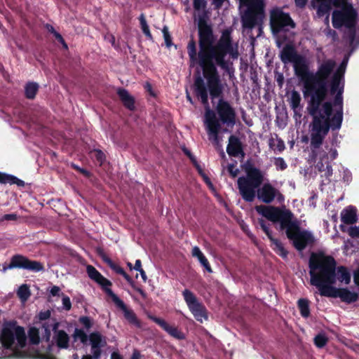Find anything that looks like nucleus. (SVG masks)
I'll list each match as a JSON object with an SVG mask.
<instances>
[{"instance_id":"f257e3e1","label":"nucleus","mask_w":359,"mask_h":359,"mask_svg":"<svg viewBox=\"0 0 359 359\" xmlns=\"http://www.w3.org/2000/svg\"><path fill=\"white\" fill-rule=\"evenodd\" d=\"M198 34L199 50L197 53L196 42L191 39L187 46L190 59V65L198 63L203 72L194 77V93L200 100L205 109V124L209 140L215 144H219V134L221 123L216 117L215 112L210 109L208 102V93L212 100L222 95L224 90V84L217 70V67L229 73L231 62L226 59L229 55L231 59H237L238 50L233 48L231 31L224 29L219 40L215 42L211 24H197Z\"/></svg>"},{"instance_id":"f03ea898","label":"nucleus","mask_w":359,"mask_h":359,"mask_svg":"<svg viewBox=\"0 0 359 359\" xmlns=\"http://www.w3.org/2000/svg\"><path fill=\"white\" fill-rule=\"evenodd\" d=\"M279 57L283 63L293 64L294 74L302 83L304 96L310 97L307 110L312 116L310 123L312 156L327 161L328 154L320 149V147L330 130L341 128L344 116L340 111H333L330 101L324 102L327 95V78L334 64L331 62L323 64L317 73L313 74L309 71L306 60L297 53L294 46L290 43L285 45Z\"/></svg>"},{"instance_id":"7ed1b4c3","label":"nucleus","mask_w":359,"mask_h":359,"mask_svg":"<svg viewBox=\"0 0 359 359\" xmlns=\"http://www.w3.org/2000/svg\"><path fill=\"white\" fill-rule=\"evenodd\" d=\"M310 283L316 287L323 297L340 298L348 304L355 302L358 299L357 292L348 288H337L336 261L331 255L323 252H312L309 260Z\"/></svg>"},{"instance_id":"20e7f679","label":"nucleus","mask_w":359,"mask_h":359,"mask_svg":"<svg viewBox=\"0 0 359 359\" xmlns=\"http://www.w3.org/2000/svg\"><path fill=\"white\" fill-rule=\"evenodd\" d=\"M243 168L246 176L238 177L237 180L238 189L242 198L251 203L255 197L266 204L271 203L275 198L279 203L284 201V196L270 182L264 183V173L256 168L250 160H248Z\"/></svg>"},{"instance_id":"39448f33","label":"nucleus","mask_w":359,"mask_h":359,"mask_svg":"<svg viewBox=\"0 0 359 359\" xmlns=\"http://www.w3.org/2000/svg\"><path fill=\"white\" fill-rule=\"evenodd\" d=\"M299 55V53L297 52ZM300 55V54H299ZM302 56V55H301ZM302 57L305 59L306 57L302 55ZM348 57H344L337 69L335 72H334L337 63L333 59H325L323 60L321 62L318 63V68L316 72H312V73L316 74L318 71L319 67H320L323 64L326 62H332L334 64V67L332 69V73L329 75L327 81V93L330 90L331 95H334V99L332 102H330L332 104V110L333 111H340L341 114H344V97L343 93L344 90V75L348 64ZM307 61V60H306ZM308 66L309 65V63ZM309 69H310L309 68ZM311 72V71L309 70Z\"/></svg>"},{"instance_id":"423d86ee","label":"nucleus","mask_w":359,"mask_h":359,"mask_svg":"<svg viewBox=\"0 0 359 359\" xmlns=\"http://www.w3.org/2000/svg\"><path fill=\"white\" fill-rule=\"evenodd\" d=\"M86 271L88 277L99 284L106 294L111 297L116 306L122 311L124 318L128 321V323L137 328H141L142 323L138 319L134 311L132 309L128 307L123 301L121 300L110 288V287L112 285L111 282L104 277L92 265L87 266Z\"/></svg>"},{"instance_id":"0eeeda50","label":"nucleus","mask_w":359,"mask_h":359,"mask_svg":"<svg viewBox=\"0 0 359 359\" xmlns=\"http://www.w3.org/2000/svg\"><path fill=\"white\" fill-rule=\"evenodd\" d=\"M16 339L18 345L23 348L26 345L27 337L23 327L18 325L15 320L4 323L0 336V341L6 349H12Z\"/></svg>"},{"instance_id":"6e6552de","label":"nucleus","mask_w":359,"mask_h":359,"mask_svg":"<svg viewBox=\"0 0 359 359\" xmlns=\"http://www.w3.org/2000/svg\"><path fill=\"white\" fill-rule=\"evenodd\" d=\"M285 233L292 242L294 248L298 251L304 250L308 245L315 243V238L311 232L302 230L297 221H291L285 226Z\"/></svg>"},{"instance_id":"1a4fd4ad","label":"nucleus","mask_w":359,"mask_h":359,"mask_svg":"<svg viewBox=\"0 0 359 359\" xmlns=\"http://www.w3.org/2000/svg\"><path fill=\"white\" fill-rule=\"evenodd\" d=\"M243 22H262L264 18L263 0H239Z\"/></svg>"},{"instance_id":"9d476101","label":"nucleus","mask_w":359,"mask_h":359,"mask_svg":"<svg viewBox=\"0 0 359 359\" xmlns=\"http://www.w3.org/2000/svg\"><path fill=\"white\" fill-rule=\"evenodd\" d=\"M256 211L269 221L280 222V227L284 229L285 226L293 219L294 215L289 209H281L276 206L257 205Z\"/></svg>"},{"instance_id":"9b49d317","label":"nucleus","mask_w":359,"mask_h":359,"mask_svg":"<svg viewBox=\"0 0 359 359\" xmlns=\"http://www.w3.org/2000/svg\"><path fill=\"white\" fill-rule=\"evenodd\" d=\"M18 269L27 270L32 272H39L45 270L43 264L36 260H32L27 257L20 254H15L11 258L9 264L4 263L3 272L5 273L7 270Z\"/></svg>"},{"instance_id":"f8f14e48","label":"nucleus","mask_w":359,"mask_h":359,"mask_svg":"<svg viewBox=\"0 0 359 359\" xmlns=\"http://www.w3.org/2000/svg\"><path fill=\"white\" fill-rule=\"evenodd\" d=\"M182 295L189 311L197 321L203 323L204 320L208 319L205 306L198 301L191 290L185 289L182 292Z\"/></svg>"},{"instance_id":"ddd939ff","label":"nucleus","mask_w":359,"mask_h":359,"mask_svg":"<svg viewBox=\"0 0 359 359\" xmlns=\"http://www.w3.org/2000/svg\"><path fill=\"white\" fill-rule=\"evenodd\" d=\"M358 24H332L333 27L343 32V39L348 41L353 52L359 46V27Z\"/></svg>"},{"instance_id":"4468645a","label":"nucleus","mask_w":359,"mask_h":359,"mask_svg":"<svg viewBox=\"0 0 359 359\" xmlns=\"http://www.w3.org/2000/svg\"><path fill=\"white\" fill-rule=\"evenodd\" d=\"M222 97L223 95L218 97L219 100L216 107V111L219 118L218 120L224 124L233 126L236 124V111L229 102L224 100Z\"/></svg>"},{"instance_id":"2eb2a0df","label":"nucleus","mask_w":359,"mask_h":359,"mask_svg":"<svg viewBox=\"0 0 359 359\" xmlns=\"http://www.w3.org/2000/svg\"><path fill=\"white\" fill-rule=\"evenodd\" d=\"M102 259L106 263L111 269H112L117 274L121 275L130 285L136 290L143 299L147 298V293L141 287H137L133 278L124 271V269L118 264L114 262L110 257L107 255L103 254L101 255Z\"/></svg>"},{"instance_id":"dca6fc26","label":"nucleus","mask_w":359,"mask_h":359,"mask_svg":"<svg viewBox=\"0 0 359 359\" xmlns=\"http://www.w3.org/2000/svg\"><path fill=\"white\" fill-rule=\"evenodd\" d=\"M258 223L261 229L270 240L273 250L283 259L287 258L288 252L285 250L283 245L278 239L273 237L272 231L269 228V224H267L263 219H259Z\"/></svg>"},{"instance_id":"f3484780","label":"nucleus","mask_w":359,"mask_h":359,"mask_svg":"<svg viewBox=\"0 0 359 359\" xmlns=\"http://www.w3.org/2000/svg\"><path fill=\"white\" fill-rule=\"evenodd\" d=\"M357 13L351 4H344L332 13V22H354Z\"/></svg>"},{"instance_id":"a211bd4d","label":"nucleus","mask_w":359,"mask_h":359,"mask_svg":"<svg viewBox=\"0 0 359 359\" xmlns=\"http://www.w3.org/2000/svg\"><path fill=\"white\" fill-rule=\"evenodd\" d=\"M54 321V323L51 325L53 332V340L59 348L67 349L69 346V337L65 330H58L60 323L55 319Z\"/></svg>"},{"instance_id":"6ab92c4d","label":"nucleus","mask_w":359,"mask_h":359,"mask_svg":"<svg viewBox=\"0 0 359 359\" xmlns=\"http://www.w3.org/2000/svg\"><path fill=\"white\" fill-rule=\"evenodd\" d=\"M148 318L158 325H159L163 330L168 332L172 337L177 339H185V335L182 332L178 330L177 327L170 325L165 320L152 315H149Z\"/></svg>"},{"instance_id":"aec40b11","label":"nucleus","mask_w":359,"mask_h":359,"mask_svg":"<svg viewBox=\"0 0 359 359\" xmlns=\"http://www.w3.org/2000/svg\"><path fill=\"white\" fill-rule=\"evenodd\" d=\"M226 152L230 156L238 157V156H244L243 144L240 139L231 135L229 137V144L226 147Z\"/></svg>"},{"instance_id":"412c9836","label":"nucleus","mask_w":359,"mask_h":359,"mask_svg":"<svg viewBox=\"0 0 359 359\" xmlns=\"http://www.w3.org/2000/svg\"><path fill=\"white\" fill-rule=\"evenodd\" d=\"M194 8V22H207L208 15L207 12L205 11L206 2L205 0H193Z\"/></svg>"},{"instance_id":"4be33fe9","label":"nucleus","mask_w":359,"mask_h":359,"mask_svg":"<svg viewBox=\"0 0 359 359\" xmlns=\"http://www.w3.org/2000/svg\"><path fill=\"white\" fill-rule=\"evenodd\" d=\"M120 100L123 105L130 111H134L135 109V100L129 92L123 88H119L116 92Z\"/></svg>"},{"instance_id":"5701e85b","label":"nucleus","mask_w":359,"mask_h":359,"mask_svg":"<svg viewBox=\"0 0 359 359\" xmlns=\"http://www.w3.org/2000/svg\"><path fill=\"white\" fill-rule=\"evenodd\" d=\"M341 220L346 224H353L358 220L357 210L354 206H348L341 212Z\"/></svg>"},{"instance_id":"b1692460","label":"nucleus","mask_w":359,"mask_h":359,"mask_svg":"<svg viewBox=\"0 0 359 359\" xmlns=\"http://www.w3.org/2000/svg\"><path fill=\"white\" fill-rule=\"evenodd\" d=\"M270 22H294L289 14L283 11L280 8L271 11Z\"/></svg>"},{"instance_id":"393cba45","label":"nucleus","mask_w":359,"mask_h":359,"mask_svg":"<svg viewBox=\"0 0 359 359\" xmlns=\"http://www.w3.org/2000/svg\"><path fill=\"white\" fill-rule=\"evenodd\" d=\"M0 184H16L20 187H23L25 183L23 180L18 179L17 177L0 172Z\"/></svg>"},{"instance_id":"a878e982","label":"nucleus","mask_w":359,"mask_h":359,"mask_svg":"<svg viewBox=\"0 0 359 359\" xmlns=\"http://www.w3.org/2000/svg\"><path fill=\"white\" fill-rule=\"evenodd\" d=\"M351 273L346 266H336V280L348 285L351 282Z\"/></svg>"},{"instance_id":"bb28decb","label":"nucleus","mask_w":359,"mask_h":359,"mask_svg":"<svg viewBox=\"0 0 359 359\" xmlns=\"http://www.w3.org/2000/svg\"><path fill=\"white\" fill-rule=\"evenodd\" d=\"M88 339L90 342L91 348H101L106 345V341L103 339L102 334L98 332L90 333Z\"/></svg>"},{"instance_id":"cd10ccee","label":"nucleus","mask_w":359,"mask_h":359,"mask_svg":"<svg viewBox=\"0 0 359 359\" xmlns=\"http://www.w3.org/2000/svg\"><path fill=\"white\" fill-rule=\"evenodd\" d=\"M310 302L307 299H299L297 302L298 309L303 318H308L310 316Z\"/></svg>"},{"instance_id":"c85d7f7f","label":"nucleus","mask_w":359,"mask_h":359,"mask_svg":"<svg viewBox=\"0 0 359 359\" xmlns=\"http://www.w3.org/2000/svg\"><path fill=\"white\" fill-rule=\"evenodd\" d=\"M39 85L34 82H29L25 87V94L27 99L32 100L35 97L38 90Z\"/></svg>"},{"instance_id":"c756f323","label":"nucleus","mask_w":359,"mask_h":359,"mask_svg":"<svg viewBox=\"0 0 359 359\" xmlns=\"http://www.w3.org/2000/svg\"><path fill=\"white\" fill-rule=\"evenodd\" d=\"M301 100L302 97L299 93L294 90H292L290 98V105L294 112L300 107Z\"/></svg>"},{"instance_id":"7c9ffc66","label":"nucleus","mask_w":359,"mask_h":359,"mask_svg":"<svg viewBox=\"0 0 359 359\" xmlns=\"http://www.w3.org/2000/svg\"><path fill=\"white\" fill-rule=\"evenodd\" d=\"M17 294L22 302H26L30 297L31 292L27 284H22L18 290Z\"/></svg>"},{"instance_id":"2f4dec72","label":"nucleus","mask_w":359,"mask_h":359,"mask_svg":"<svg viewBox=\"0 0 359 359\" xmlns=\"http://www.w3.org/2000/svg\"><path fill=\"white\" fill-rule=\"evenodd\" d=\"M271 29L274 34H278L281 32H285L287 27L294 28L296 24H269Z\"/></svg>"},{"instance_id":"473e14b6","label":"nucleus","mask_w":359,"mask_h":359,"mask_svg":"<svg viewBox=\"0 0 359 359\" xmlns=\"http://www.w3.org/2000/svg\"><path fill=\"white\" fill-rule=\"evenodd\" d=\"M28 336L29 339V341L32 344H39L40 342V337L39 330L35 327H31L28 331Z\"/></svg>"},{"instance_id":"72a5a7b5","label":"nucleus","mask_w":359,"mask_h":359,"mask_svg":"<svg viewBox=\"0 0 359 359\" xmlns=\"http://www.w3.org/2000/svg\"><path fill=\"white\" fill-rule=\"evenodd\" d=\"M73 337L75 341L79 339L80 341L86 344L88 340L89 337L87 334L82 330L76 328L73 334Z\"/></svg>"},{"instance_id":"f704fd0d","label":"nucleus","mask_w":359,"mask_h":359,"mask_svg":"<svg viewBox=\"0 0 359 359\" xmlns=\"http://www.w3.org/2000/svg\"><path fill=\"white\" fill-rule=\"evenodd\" d=\"M269 145L270 148H271L274 150L276 149L279 152H282L285 149V143H284L283 140L279 137L276 138V144H274V140L273 138L270 139Z\"/></svg>"},{"instance_id":"c9c22d12","label":"nucleus","mask_w":359,"mask_h":359,"mask_svg":"<svg viewBox=\"0 0 359 359\" xmlns=\"http://www.w3.org/2000/svg\"><path fill=\"white\" fill-rule=\"evenodd\" d=\"M331 8L329 4L325 3H320L318 6L317 13L318 16H324L326 15L325 20L326 21L329 20V13Z\"/></svg>"},{"instance_id":"e433bc0d","label":"nucleus","mask_w":359,"mask_h":359,"mask_svg":"<svg viewBox=\"0 0 359 359\" xmlns=\"http://www.w3.org/2000/svg\"><path fill=\"white\" fill-rule=\"evenodd\" d=\"M328 341L327 337L324 334H318L314 338V344L318 348L324 347Z\"/></svg>"},{"instance_id":"4c0bfd02","label":"nucleus","mask_w":359,"mask_h":359,"mask_svg":"<svg viewBox=\"0 0 359 359\" xmlns=\"http://www.w3.org/2000/svg\"><path fill=\"white\" fill-rule=\"evenodd\" d=\"M162 32L163 34V38H164V41H165L166 47L170 48L173 45V43H172L171 35L168 30V27L166 25L163 26V27L162 29Z\"/></svg>"},{"instance_id":"58836bf2","label":"nucleus","mask_w":359,"mask_h":359,"mask_svg":"<svg viewBox=\"0 0 359 359\" xmlns=\"http://www.w3.org/2000/svg\"><path fill=\"white\" fill-rule=\"evenodd\" d=\"M274 165L277 170H284L287 168V165L282 157L275 158Z\"/></svg>"},{"instance_id":"ea45409f","label":"nucleus","mask_w":359,"mask_h":359,"mask_svg":"<svg viewBox=\"0 0 359 359\" xmlns=\"http://www.w3.org/2000/svg\"><path fill=\"white\" fill-rule=\"evenodd\" d=\"M198 261L201 263V264L204 267V269L208 273H212V268L210 266V264L208 259L206 258V257L205 255H203L202 257H201L198 259Z\"/></svg>"},{"instance_id":"a19ab883","label":"nucleus","mask_w":359,"mask_h":359,"mask_svg":"<svg viewBox=\"0 0 359 359\" xmlns=\"http://www.w3.org/2000/svg\"><path fill=\"white\" fill-rule=\"evenodd\" d=\"M42 327L44 329V334L43 337L45 339V341L48 342L50 341L51 336L50 327L48 323H44L42 325Z\"/></svg>"},{"instance_id":"79ce46f5","label":"nucleus","mask_w":359,"mask_h":359,"mask_svg":"<svg viewBox=\"0 0 359 359\" xmlns=\"http://www.w3.org/2000/svg\"><path fill=\"white\" fill-rule=\"evenodd\" d=\"M79 322L82 324L85 328L89 330L92 327V321L88 316H81L79 318Z\"/></svg>"},{"instance_id":"37998d69","label":"nucleus","mask_w":359,"mask_h":359,"mask_svg":"<svg viewBox=\"0 0 359 359\" xmlns=\"http://www.w3.org/2000/svg\"><path fill=\"white\" fill-rule=\"evenodd\" d=\"M95 159L100 163L102 164L105 161L106 156L104 153L100 149H95L94 151Z\"/></svg>"},{"instance_id":"c03bdc74","label":"nucleus","mask_w":359,"mask_h":359,"mask_svg":"<svg viewBox=\"0 0 359 359\" xmlns=\"http://www.w3.org/2000/svg\"><path fill=\"white\" fill-rule=\"evenodd\" d=\"M62 301L63 308L66 311H69L72 308V303L70 301V298L68 296L65 295L63 293L62 294Z\"/></svg>"},{"instance_id":"a18cd8bd","label":"nucleus","mask_w":359,"mask_h":359,"mask_svg":"<svg viewBox=\"0 0 359 359\" xmlns=\"http://www.w3.org/2000/svg\"><path fill=\"white\" fill-rule=\"evenodd\" d=\"M325 165H326V166H325V170L324 171L325 172L324 175L326 177V179H327L329 181H330V178L333 174L332 167L331 163L329 161H326Z\"/></svg>"},{"instance_id":"49530a36","label":"nucleus","mask_w":359,"mask_h":359,"mask_svg":"<svg viewBox=\"0 0 359 359\" xmlns=\"http://www.w3.org/2000/svg\"><path fill=\"white\" fill-rule=\"evenodd\" d=\"M348 235L353 238H359V227L355 226H351L348 231Z\"/></svg>"},{"instance_id":"de8ad7c7","label":"nucleus","mask_w":359,"mask_h":359,"mask_svg":"<svg viewBox=\"0 0 359 359\" xmlns=\"http://www.w3.org/2000/svg\"><path fill=\"white\" fill-rule=\"evenodd\" d=\"M51 311L48 309L46 311H41L38 314V318L40 320H46L50 318Z\"/></svg>"},{"instance_id":"09e8293b","label":"nucleus","mask_w":359,"mask_h":359,"mask_svg":"<svg viewBox=\"0 0 359 359\" xmlns=\"http://www.w3.org/2000/svg\"><path fill=\"white\" fill-rule=\"evenodd\" d=\"M227 170L232 177H236L239 172V170L236 168L233 164H229Z\"/></svg>"},{"instance_id":"8fccbe9b","label":"nucleus","mask_w":359,"mask_h":359,"mask_svg":"<svg viewBox=\"0 0 359 359\" xmlns=\"http://www.w3.org/2000/svg\"><path fill=\"white\" fill-rule=\"evenodd\" d=\"M142 25V31L145 34V36L150 40L152 39V35L150 32L149 27L148 24H141Z\"/></svg>"},{"instance_id":"3c124183","label":"nucleus","mask_w":359,"mask_h":359,"mask_svg":"<svg viewBox=\"0 0 359 359\" xmlns=\"http://www.w3.org/2000/svg\"><path fill=\"white\" fill-rule=\"evenodd\" d=\"M18 219V215L15 213L6 214L1 218V222L4 220L7 221H15Z\"/></svg>"},{"instance_id":"603ef678","label":"nucleus","mask_w":359,"mask_h":359,"mask_svg":"<svg viewBox=\"0 0 359 359\" xmlns=\"http://www.w3.org/2000/svg\"><path fill=\"white\" fill-rule=\"evenodd\" d=\"M191 255L193 257H196L198 259L204 255L198 246H195L192 248Z\"/></svg>"},{"instance_id":"864d4df0","label":"nucleus","mask_w":359,"mask_h":359,"mask_svg":"<svg viewBox=\"0 0 359 359\" xmlns=\"http://www.w3.org/2000/svg\"><path fill=\"white\" fill-rule=\"evenodd\" d=\"M104 40L111 44L112 46L116 47L115 37L113 34L107 33L104 35Z\"/></svg>"},{"instance_id":"5fc2aeb1","label":"nucleus","mask_w":359,"mask_h":359,"mask_svg":"<svg viewBox=\"0 0 359 359\" xmlns=\"http://www.w3.org/2000/svg\"><path fill=\"white\" fill-rule=\"evenodd\" d=\"M276 81L280 88H282L284 83V76L282 73H278L276 75Z\"/></svg>"},{"instance_id":"6e6d98bb","label":"nucleus","mask_w":359,"mask_h":359,"mask_svg":"<svg viewBox=\"0 0 359 359\" xmlns=\"http://www.w3.org/2000/svg\"><path fill=\"white\" fill-rule=\"evenodd\" d=\"M60 288L58 286L54 285L51 287L50 293L52 296H60Z\"/></svg>"},{"instance_id":"4d7b16f0","label":"nucleus","mask_w":359,"mask_h":359,"mask_svg":"<svg viewBox=\"0 0 359 359\" xmlns=\"http://www.w3.org/2000/svg\"><path fill=\"white\" fill-rule=\"evenodd\" d=\"M93 352V359H98L101 355V348H91Z\"/></svg>"},{"instance_id":"13d9d810","label":"nucleus","mask_w":359,"mask_h":359,"mask_svg":"<svg viewBox=\"0 0 359 359\" xmlns=\"http://www.w3.org/2000/svg\"><path fill=\"white\" fill-rule=\"evenodd\" d=\"M326 161H318V162L316 164V168L319 172H324L325 170V164Z\"/></svg>"},{"instance_id":"bf43d9fd","label":"nucleus","mask_w":359,"mask_h":359,"mask_svg":"<svg viewBox=\"0 0 359 359\" xmlns=\"http://www.w3.org/2000/svg\"><path fill=\"white\" fill-rule=\"evenodd\" d=\"M183 152L186 156L189 157V158L191 160V161H194V159H196L195 156L191 154V152L186 147L182 149Z\"/></svg>"},{"instance_id":"052dcab7","label":"nucleus","mask_w":359,"mask_h":359,"mask_svg":"<svg viewBox=\"0 0 359 359\" xmlns=\"http://www.w3.org/2000/svg\"><path fill=\"white\" fill-rule=\"evenodd\" d=\"M329 154L331 160H334L338 156V152L336 149L331 148L329 151Z\"/></svg>"},{"instance_id":"680f3d73","label":"nucleus","mask_w":359,"mask_h":359,"mask_svg":"<svg viewBox=\"0 0 359 359\" xmlns=\"http://www.w3.org/2000/svg\"><path fill=\"white\" fill-rule=\"evenodd\" d=\"M294 1L297 7L304 8L306 6L308 0H294Z\"/></svg>"},{"instance_id":"e2e57ef3","label":"nucleus","mask_w":359,"mask_h":359,"mask_svg":"<svg viewBox=\"0 0 359 359\" xmlns=\"http://www.w3.org/2000/svg\"><path fill=\"white\" fill-rule=\"evenodd\" d=\"M133 269L135 270V271H140V270L141 269H143L142 268V262H141V260L140 259H137L135 261V265L133 266Z\"/></svg>"},{"instance_id":"0e129e2a","label":"nucleus","mask_w":359,"mask_h":359,"mask_svg":"<svg viewBox=\"0 0 359 359\" xmlns=\"http://www.w3.org/2000/svg\"><path fill=\"white\" fill-rule=\"evenodd\" d=\"M192 163L194 164L195 168L197 169L199 174H201V175H203V170H202L201 167L200 166V165L198 163L196 159H194V161H192Z\"/></svg>"},{"instance_id":"69168bd1","label":"nucleus","mask_w":359,"mask_h":359,"mask_svg":"<svg viewBox=\"0 0 359 359\" xmlns=\"http://www.w3.org/2000/svg\"><path fill=\"white\" fill-rule=\"evenodd\" d=\"M55 39L58 42L60 43L64 39L62 36L57 32H54L53 34Z\"/></svg>"},{"instance_id":"338daca9","label":"nucleus","mask_w":359,"mask_h":359,"mask_svg":"<svg viewBox=\"0 0 359 359\" xmlns=\"http://www.w3.org/2000/svg\"><path fill=\"white\" fill-rule=\"evenodd\" d=\"M328 34L332 36L333 41H336L337 39V34L335 30L330 29L328 32Z\"/></svg>"},{"instance_id":"774afa93","label":"nucleus","mask_w":359,"mask_h":359,"mask_svg":"<svg viewBox=\"0 0 359 359\" xmlns=\"http://www.w3.org/2000/svg\"><path fill=\"white\" fill-rule=\"evenodd\" d=\"M111 359H123V358L118 353L113 352L111 355Z\"/></svg>"}]
</instances>
